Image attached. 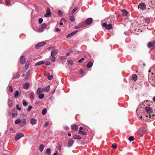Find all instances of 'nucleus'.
Returning <instances> with one entry per match:
<instances>
[{"label": "nucleus", "mask_w": 155, "mask_h": 155, "mask_svg": "<svg viewBox=\"0 0 155 155\" xmlns=\"http://www.w3.org/2000/svg\"><path fill=\"white\" fill-rule=\"evenodd\" d=\"M32 107H28V111H30L31 110Z\"/></svg>", "instance_id": "0e129e2a"}, {"label": "nucleus", "mask_w": 155, "mask_h": 155, "mask_svg": "<svg viewBox=\"0 0 155 155\" xmlns=\"http://www.w3.org/2000/svg\"><path fill=\"white\" fill-rule=\"evenodd\" d=\"M137 76L135 74H133L132 76V78L133 80L134 81L137 80Z\"/></svg>", "instance_id": "bb28decb"}, {"label": "nucleus", "mask_w": 155, "mask_h": 155, "mask_svg": "<svg viewBox=\"0 0 155 155\" xmlns=\"http://www.w3.org/2000/svg\"><path fill=\"white\" fill-rule=\"evenodd\" d=\"M74 143V141L73 140L71 139L69 141L68 143L67 146L68 147H71L73 145Z\"/></svg>", "instance_id": "ddd939ff"}, {"label": "nucleus", "mask_w": 155, "mask_h": 155, "mask_svg": "<svg viewBox=\"0 0 155 155\" xmlns=\"http://www.w3.org/2000/svg\"><path fill=\"white\" fill-rule=\"evenodd\" d=\"M153 101L154 102H155V96L153 97Z\"/></svg>", "instance_id": "774afa93"}, {"label": "nucleus", "mask_w": 155, "mask_h": 155, "mask_svg": "<svg viewBox=\"0 0 155 155\" xmlns=\"http://www.w3.org/2000/svg\"><path fill=\"white\" fill-rule=\"evenodd\" d=\"M64 129L66 130H69V128L68 127H64Z\"/></svg>", "instance_id": "680f3d73"}, {"label": "nucleus", "mask_w": 155, "mask_h": 155, "mask_svg": "<svg viewBox=\"0 0 155 155\" xmlns=\"http://www.w3.org/2000/svg\"><path fill=\"white\" fill-rule=\"evenodd\" d=\"M21 122V120L20 119H18L15 121L16 124H18Z\"/></svg>", "instance_id": "de8ad7c7"}, {"label": "nucleus", "mask_w": 155, "mask_h": 155, "mask_svg": "<svg viewBox=\"0 0 155 155\" xmlns=\"http://www.w3.org/2000/svg\"><path fill=\"white\" fill-rule=\"evenodd\" d=\"M102 25L103 27H105L107 29H110L112 27V25L111 24L107 25L106 23H103Z\"/></svg>", "instance_id": "39448f33"}, {"label": "nucleus", "mask_w": 155, "mask_h": 155, "mask_svg": "<svg viewBox=\"0 0 155 155\" xmlns=\"http://www.w3.org/2000/svg\"><path fill=\"white\" fill-rule=\"evenodd\" d=\"M55 31L57 32H59L60 31V30L58 28H56L55 30Z\"/></svg>", "instance_id": "e2e57ef3"}, {"label": "nucleus", "mask_w": 155, "mask_h": 155, "mask_svg": "<svg viewBox=\"0 0 155 155\" xmlns=\"http://www.w3.org/2000/svg\"><path fill=\"white\" fill-rule=\"evenodd\" d=\"M21 126H23L26 123L25 119L21 121Z\"/></svg>", "instance_id": "cd10ccee"}, {"label": "nucleus", "mask_w": 155, "mask_h": 155, "mask_svg": "<svg viewBox=\"0 0 155 155\" xmlns=\"http://www.w3.org/2000/svg\"><path fill=\"white\" fill-rule=\"evenodd\" d=\"M51 15V12L50 11V9L49 8H48L46 11V13L44 15V17H49Z\"/></svg>", "instance_id": "9b49d317"}, {"label": "nucleus", "mask_w": 155, "mask_h": 155, "mask_svg": "<svg viewBox=\"0 0 155 155\" xmlns=\"http://www.w3.org/2000/svg\"><path fill=\"white\" fill-rule=\"evenodd\" d=\"M24 135L22 133H18L17 134L15 137V140H18L22 137H24Z\"/></svg>", "instance_id": "7ed1b4c3"}, {"label": "nucleus", "mask_w": 155, "mask_h": 155, "mask_svg": "<svg viewBox=\"0 0 155 155\" xmlns=\"http://www.w3.org/2000/svg\"><path fill=\"white\" fill-rule=\"evenodd\" d=\"M54 48V47L53 46L48 47V50H51L53 49Z\"/></svg>", "instance_id": "13d9d810"}, {"label": "nucleus", "mask_w": 155, "mask_h": 155, "mask_svg": "<svg viewBox=\"0 0 155 155\" xmlns=\"http://www.w3.org/2000/svg\"><path fill=\"white\" fill-rule=\"evenodd\" d=\"M58 50L57 49H54L52 50L51 52V56H55L57 53Z\"/></svg>", "instance_id": "f8f14e48"}, {"label": "nucleus", "mask_w": 155, "mask_h": 155, "mask_svg": "<svg viewBox=\"0 0 155 155\" xmlns=\"http://www.w3.org/2000/svg\"><path fill=\"white\" fill-rule=\"evenodd\" d=\"M45 91V88H42L41 87H39L38 89L37 93V94H39L40 93L43 92Z\"/></svg>", "instance_id": "9d476101"}, {"label": "nucleus", "mask_w": 155, "mask_h": 155, "mask_svg": "<svg viewBox=\"0 0 155 155\" xmlns=\"http://www.w3.org/2000/svg\"><path fill=\"white\" fill-rule=\"evenodd\" d=\"M44 31V29L42 28L41 27L39 28L38 29V31L39 32H42Z\"/></svg>", "instance_id": "a19ab883"}, {"label": "nucleus", "mask_w": 155, "mask_h": 155, "mask_svg": "<svg viewBox=\"0 0 155 155\" xmlns=\"http://www.w3.org/2000/svg\"><path fill=\"white\" fill-rule=\"evenodd\" d=\"M71 129L74 130H77L78 129V127L74 124H73L71 125Z\"/></svg>", "instance_id": "2eb2a0df"}, {"label": "nucleus", "mask_w": 155, "mask_h": 155, "mask_svg": "<svg viewBox=\"0 0 155 155\" xmlns=\"http://www.w3.org/2000/svg\"><path fill=\"white\" fill-rule=\"evenodd\" d=\"M78 31V30H76L75 31H74L73 32H72L69 33V34H68L66 36V38H68L72 36L73 35H75L76 33Z\"/></svg>", "instance_id": "1a4fd4ad"}, {"label": "nucleus", "mask_w": 155, "mask_h": 155, "mask_svg": "<svg viewBox=\"0 0 155 155\" xmlns=\"http://www.w3.org/2000/svg\"><path fill=\"white\" fill-rule=\"evenodd\" d=\"M70 17V20L71 21H74L75 20V18L74 17L72 16V15H71V14L69 15Z\"/></svg>", "instance_id": "f704fd0d"}, {"label": "nucleus", "mask_w": 155, "mask_h": 155, "mask_svg": "<svg viewBox=\"0 0 155 155\" xmlns=\"http://www.w3.org/2000/svg\"><path fill=\"white\" fill-rule=\"evenodd\" d=\"M140 110V108H139L138 109H137V111H136V112L137 113H138V112H139V111Z\"/></svg>", "instance_id": "69168bd1"}, {"label": "nucleus", "mask_w": 155, "mask_h": 155, "mask_svg": "<svg viewBox=\"0 0 155 155\" xmlns=\"http://www.w3.org/2000/svg\"><path fill=\"white\" fill-rule=\"evenodd\" d=\"M45 44V42H41L39 43L38 44L36 45L35 46V48H36L38 49V48L40 47H41V46L44 45Z\"/></svg>", "instance_id": "6e6552de"}, {"label": "nucleus", "mask_w": 155, "mask_h": 155, "mask_svg": "<svg viewBox=\"0 0 155 155\" xmlns=\"http://www.w3.org/2000/svg\"><path fill=\"white\" fill-rule=\"evenodd\" d=\"M47 109L44 108L42 110V114L43 115H44L46 114L47 113Z\"/></svg>", "instance_id": "4c0bfd02"}, {"label": "nucleus", "mask_w": 155, "mask_h": 155, "mask_svg": "<svg viewBox=\"0 0 155 155\" xmlns=\"http://www.w3.org/2000/svg\"><path fill=\"white\" fill-rule=\"evenodd\" d=\"M29 87V84L28 83H26L23 85V87L24 89H28Z\"/></svg>", "instance_id": "f3484780"}, {"label": "nucleus", "mask_w": 155, "mask_h": 155, "mask_svg": "<svg viewBox=\"0 0 155 155\" xmlns=\"http://www.w3.org/2000/svg\"><path fill=\"white\" fill-rule=\"evenodd\" d=\"M78 9L77 7L74 8L72 10L71 12V14H73Z\"/></svg>", "instance_id": "a18cd8bd"}, {"label": "nucleus", "mask_w": 155, "mask_h": 155, "mask_svg": "<svg viewBox=\"0 0 155 155\" xmlns=\"http://www.w3.org/2000/svg\"><path fill=\"white\" fill-rule=\"evenodd\" d=\"M144 114L142 112L138 115V118L143 121L150 122L155 118V107H144Z\"/></svg>", "instance_id": "f257e3e1"}, {"label": "nucleus", "mask_w": 155, "mask_h": 155, "mask_svg": "<svg viewBox=\"0 0 155 155\" xmlns=\"http://www.w3.org/2000/svg\"><path fill=\"white\" fill-rule=\"evenodd\" d=\"M29 96L31 99H34V97H35V94L34 93L31 92L30 93L29 95Z\"/></svg>", "instance_id": "412c9836"}, {"label": "nucleus", "mask_w": 155, "mask_h": 155, "mask_svg": "<svg viewBox=\"0 0 155 155\" xmlns=\"http://www.w3.org/2000/svg\"><path fill=\"white\" fill-rule=\"evenodd\" d=\"M68 61V63L72 65L73 63V61L72 60H69Z\"/></svg>", "instance_id": "6e6d98bb"}, {"label": "nucleus", "mask_w": 155, "mask_h": 155, "mask_svg": "<svg viewBox=\"0 0 155 155\" xmlns=\"http://www.w3.org/2000/svg\"><path fill=\"white\" fill-rule=\"evenodd\" d=\"M121 12L122 14V15L123 16H126L127 15V12L126 10L125 9H123L122 10Z\"/></svg>", "instance_id": "6ab92c4d"}, {"label": "nucleus", "mask_w": 155, "mask_h": 155, "mask_svg": "<svg viewBox=\"0 0 155 155\" xmlns=\"http://www.w3.org/2000/svg\"><path fill=\"white\" fill-rule=\"evenodd\" d=\"M5 3L7 5H10V3L9 1L7 0L5 1Z\"/></svg>", "instance_id": "09e8293b"}, {"label": "nucleus", "mask_w": 155, "mask_h": 155, "mask_svg": "<svg viewBox=\"0 0 155 155\" xmlns=\"http://www.w3.org/2000/svg\"><path fill=\"white\" fill-rule=\"evenodd\" d=\"M46 24L45 23H43L41 25V27L42 28H43V29H44L46 28Z\"/></svg>", "instance_id": "c03bdc74"}, {"label": "nucleus", "mask_w": 155, "mask_h": 155, "mask_svg": "<svg viewBox=\"0 0 155 155\" xmlns=\"http://www.w3.org/2000/svg\"><path fill=\"white\" fill-rule=\"evenodd\" d=\"M19 77V74L17 73L16 75L14 76V78H17Z\"/></svg>", "instance_id": "3c124183"}, {"label": "nucleus", "mask_w": 155, "mask_h": 155, "mask_svg": "<svg viewBox=\"0 0 155 155\" xmlns=\"http://www.w3.org/2000/svg\"><path fill=\"white\" fill-rule=\"evenodd\" d=\"M53 76L52 75H51L50 76H48V78L49 80H51L52 78H53Z\"/></svg>", "instance_id": "864d4df0"}, {"label": "nucleus", "mask_w": 155, "mask_h": 155, "mask_svg": "<svg viewBox=\"0 0 155 155\" xmlns=\"http://www.w3.org/2000/svg\"><path fill=\"white\" fill-rule=\"evenodd\" d=\"M80 74H82L83 73V71L82 70H81L80 71H79Z\"/></svg>", "instance_id": "338daca9"}, {"label": "nucleus", "mask_w": 155, "mask_h": 155, "mask_svg": "<svg viewBox=\"0 0 155 155\" xmlns=\"http://www.w3.org/2000/svg\"><path fill=\"white\" fill-rule=\"evenodd\" d=\"M84 58H82L78 60V62L79 63H81L84 61Z\"/></svg>", "instance_id": "603ef678"}, {"label": "nucleus", "mask_w": 155, "mask_h": 155, "mask_svg": "<svg viewBox=\"0 0 155 155\" xmlns=\"http://www.w3.org/2000/svg\"><path fill=\"white\" fill-rule=\"evenodd\" d=\"M44 148V145L43 144H41L39 147V150L41 152H42Z\"/></svg>", "instance_id": "c756f323"}, {"label": "nucleus", "mask_w": 155, "mask_h": 155, "mask_svg": "<svg viewBox=\"0 0 155 155\" xmlns=\"http://www.w3.org/2000/svg\"><path fill=\"white\" fill-rule=\"evenodd\" d=\"M46 153L48 155H50L51 154V149L50 148H48L46 150Z\"/></svg>", "instance_id": "5701e85b"}, {"label": "nucleus", "mask_w": 155, "mask_h": 155, "mask_svg": "<svg viewBox=\"0 0 155 155\" xmlns=\"http://www.w3.org/2000/svg\"><path fill=\"white\" fill-rule=\"evenodd\" d=\"M45 64L47 65H49L50 64V63L49 61H47L45 63Z\"/></svg>", "instance_id": "052dcab7"}, {"label": "nucleus", "mask_w": 155, "mask_h": 155, "mask_svg": "<svg viewBox=\"0 0 155 155\" xmlns=\"http://www.w3.org/2000/svg\"><path fill=\"white\" fill-rule=\"evenodd\" d=\"M92 21V19L91 18H87L85 22L86 24L87 25H90L91 24Z\"/></svg>", "instance_id": "423d86ee"}, {"label": "nucleus", "mask_w": 155, "mask_h": 155, "mask_svg": "<svg viewBox=\"0 0 155 155\" xmlns=\"http://www.w3.org/2000/svg\"><path fill=\"white\" fill-rule=\"evenodd\" d=\"M45 91L47 92H48L50 91V87L49 86L46 87L45 88Z\"/></svg>", "instance_id": "c9c22d12"}, {"label": "nucleus", "mask_w": 155, "mask_h": 155, "mask_svg": "<svg viewBox=\"0 0 155 155\" xmlns=\"http://www.w3.org/2000/svg\"><path fill=\"white\" fill-rule=\"evenodd\" d=\"M48 123L47 122H45L44 124V127H46L48 125Z\"/></svg>", "instance_id": "5fc2aeb1"}, {"label": "nucleus", "mask_w": 155, "mask_h": 155, "mask_svg": "<svg viewBox=\"0 0 155 155\" xmlns=\"http://www.w3.org/2000/svg\"><path fill=\"white\" fill-rule=\"evenodd\" d=\"M31 123L32 124H35L36 123L37 121L34 118H32L31 120Z\"/></svg>", "instance_id": "aec40b11"}, {"label": "nucleus", "mask_w": 155, "mask_h": 155, "mask_svg": "<svg viewBox=\"0 0 155 155\" xmlns=\"http://www.w3.org/2000/svg\"><path fill=\"white\" fill-rule=\"evenodd\" d=\"M148 46L149 48L152 47L154 49L155 48V42H149L148 45Z\"/></svg>", "instance_id": "0eeeda50"}, {"label": "nucleus", "mask_w": 155, "mask_h": 155, "mask_svg": "<svg viewBox=\"0 0 155 155\" xmlns=\"http://www.w3.org/2000/svg\"><path fill=\"white\" fill-rule=\"evenodd\" d=\"M58 14L59 15H62V12L60 10H59L58 12Z\"/></svg>", "instance_id": "49530a36"}, {"label": "nucleus", "mask_w": 155, "mask_h": 155, "mask_svg": "<svg viewBox=\"0 0 155 155\" xmlns=\"http://www.w3.org/2000/svg\"><path fill=\"white\" fill-rule=\"evenodd\" d=\"M38 94L39 95L38 97L40 99H42L44 96V95L43 94L40 93Z\"/></svg>", "instance_id": "473e14b6"}, {"label": "nucleus", "mask_w": 155, "mask_h": 155, "mask_svg": "<svg viewBox=\"0 0 155 155\" xmlns=\"http://www.w3.org/2000/svg\"><path fill=\"white\" fill-rule=\"evenodd\" d=\"M50 58L52 61L54 62L55 60V56H52L51 55L50 56Z\"/></svg>", "instance_id": "e433bc0d"}, {"label": "nucleus", "mask_w": 155, "mask_h": 155, "mask_svg": "<svg viewBox=\"0 0 155 155\" xmlns=\"http://www.w3.org/2000/svg\"><path fill=\"white\" fill-rule=\"evenodd\" d=\"M16 109H13L12 110V117L13 118H14L16 117L17 115L16 112H15V110Z\"/></svg>", "instance_id": "dca6fc26"}, {"label": "nucleus", "mask_w": 155, "mask_h": 155, "mask_svg": "<svg viewBox=\"0 0 155 155\" xmlns=\"http://www.w3.org/2000/svg\"><path fill=\"white\" fill-rule=\"evenodd\" d=\"M140 105L141 106L144 107H150L151 105L150 102L148 101H143Z\"/></svg>", "instance_id": "f03ea898"}, {"label": "nucleus", "mask_w": 155, "mask_h": 155, "mask_svg": "<svg viewBox=\"0 0 155 155\" xmlns=\"http://www.w3.org/2000/svg\"><path fill=\"white\" fill-rule=\"evenodd\" d=\"M43 21V19L42 18H40L39 19L38 22L39 24H41L42 22Z\"/></svg>", "instance_id": "8fccbe9b"}, {"label": "nucleus", "mask_w": 155, "mask_h": 155, "mask_svg": "<svg viewBox=\"0 0 155 155\" xmlns=\"http://www.w3.org/2000/svg\"><path fill=\"white\" fill-rule=\"evenodd\" d=\"M128 140L129 141H131L134 140V138L133 136H130L129 137Z\"/></svg>", "instance_id": "58836bf2"}, {"label": "nucleus", "mask_w": 155, "mask_h": 155, "mask_svg": "<svg viewBox=\"0 0 155 155\" xmlns=\"http://www.w3.org/2000/svg\"><path fill=\"white\" fill-rule=\"evenodd\" d=\"M22 103L23 105L25 106L28 105V103L25 100H23L22 101Z\"/></svg>", "instance_id": "2f4dec72"}, {"label": "nucleus", "mask_w": 155, "mask_h": 155, "mask_svg": "<svg viewBox=\"0 0 155 155\" xmlns=\"http://www.w3.org/2000/svg\"><path fill=\"white\" fill-rule=\"evenodd\" d=\"M64 21V22H66V20L64 18H62L61 20V21Z\"/></svg>", "instance_id": "bf43d9fd"}, {"label": "nucleus", "mask_w": 155, "mask_h": 155, "mask_svg": "<svg viewBox=\"0 0 155 155\" xmlns=\"http://www.w3.org/2000/svg\"><path fill=\"white\" fill-rule=\"evenodd\" d=\"M86 25V24L85 22H82L80 24V25H79L80 27H84Z\"/></svg>", "instance_id": "7c9ffc66"}, {"label": "nucleus", "mask_w": 155, "mask_h": 155, "mask_svg": "<svg viewBox=\"0 0 155 155\" xmlns=\"http://www.w3.org/2000/svg\"><path fill=\"white\" fill-rule=\"evenodd\" d=\"M78 133L79 134H82L84 135H86L87 134L86 132L81 130H79Z\"/></svg>", "instance_id": "c85d7f7f"}, {"label": "nucleus", "mask_w": 155, "mask_h": 155, "mask_svg": "<svg viewBox=\"0 0 155 155\" xmlns=\"http://www.w3.org/2000/svg\"><path fill=\"white\" fill-rule=\"evenodd\" d=\"M9 91H10L11 92H13V89L12 86H9Z\"/></svg>", "instance_id": "4d7b16f0"}, {"label": "nucleus", "mask_w": 155, "mask_h": 155, "mask_svg": "<svg viewBox=\"0 0 155 155\" xmlns=\"http://www.w3.org/2000/svg\"><path fill=\"white\" fill-rule=\"evenodd\" d=\"M144 133L141 130H139V135L140 137H142L143 136V134Z\"/></svg>", "instance_id": "b1692460"}, {"label": "nucleus", "mask_w": 155, "mask_h": 155, "mask_svg": "<svg viewBox=\"0 0 155 155\" xmlns=\"http://www.w3.org/2000/svg\"><path fill=\"white\" fill-rule=\"evenodd\" d=\"M45 63V62L43 61H39V62H37L35 65V66H37L41 64H43Z\"/></svg>", "instance_id": "4be33fe9"}, {"label": "nucleus", "mask_w": 155, "mask_h": 155, "mask_svg": "<svg viewBox=\"0 0 155 155\" xmlns=\"http://www.w3.org/2000/svg\"><path fill=\"white\" fill-rule=\"evenodd\" d=\"M93 64V63L91 61H90L88 63L86 66L88 68H90L92 67Z\"/></svg>", "instance_id": "a211bd4d"}, {"label": "nucleus", "mask_w": 155, "mask_h": 155, "mask_svg": "<svg viewBox=\"0 0 155 155\" xmlns=\"http://www.w3.org/2000/svg\"><path fill=\"white\" fill-rule=\"evenodd\" d=\"M73 139H74L80 140L81 137L79 135H74L73 136Z\"/></svg>", "instance_id": "393cba45"}, {"label": "nucleus", "mask_w": 155, "mask_h": 155, "mask_svg": "<svg viewBox=\"0 0 155 155\" xmlns=\"http://www.w3.org/2000/svg\"><path fill=\"white\" fill-rule=\"evenodd\" d=\"M145 21L146 23H149L150 21V18H146L145 19Z\"/></svg>", "instance_id": "79ce46f5"}, {"label": "nucleus", "mask_w": 155, "mask_h": 155, "mask_svg": "<svg viewBox=\"0 0 155 155\" xmlns=\"http://www.w3.org/2000/svg\"><path fill=\"white\" fill-rule=\"evenodd\" d=\"M29 63H26L25 65V69L26 70V69H28L29 67Z\"/></svg>", "instance_id": "ea45409f"}, {"label": "nucleus", "mask_w": 155, "mask_h": 155, "mask_svg": "<svg viewBox=\"0 0 155 155\" xmlns=\"http://www.w3.org/2000/svg\"><path fill=\"white\" fill-rule=\"evenodd\" d=\"M146 5L143 3H141L138 5V8H140L142 10L145 9L146 8Z\"/></svg>", "instance_id": "20e7f679"}, {"label": "nucleus", "mask_w": 155, "mask_h": 155, "mask_svg": "<svg viewBox=\"0 0 155 155\" xmlns=\"http://www.w3.org/2000/svg\"><path fill=\"white\" fill-rule=\"evenodd\" d=\"M25 58L24 56H21L20 58V63L23 64L25 63Z\"/></svg>", "instance_id": "4468645a"}, {"label": "nucleus", "mask_w": 155, "mask_h": 155, "mask_svg": "<svg viewBox=\"0 0 155 155\" xmlns=\"http://www.w3.org/2000/svg\"><path fill=\"white\" fill-rule=\"evenodd\" d=\"M111 147L113 148L114 149H116L117 147L116 144L115 143L113 144H112Z\"/></svg>", "instance_id": "37998d69"}, {"label": "nucleus", "mask_w": 155, "mask_h": 155, "mask_svg": "<svg viewBox=\"0 0 155 155\" xmlns=\"http://www.w3.org/2000/svg\"><path fill=\"white\" fill-rule=\"evenodd\" d=\"M19 92L18 91H16L15 93V95H14V97L16 98L17 97H18L19 96Z\"/></svg>", "instance_id": "72a5a7b5"}, {"label": "nucleus", "mask_w": 155, "mask_h": 155, "mask_svg": "<svg viewBox=\"0 0 155 155\" xmlns=\"http://www.w3.org/2000/svg\"><path fill=\"white\" fill-rule=\"evenodd\" d=\"M8 104L9 107H11L12 106V100L9 99L8 101Z\"/></svg>", "instance_id": "a878e982"}]
</instances>
